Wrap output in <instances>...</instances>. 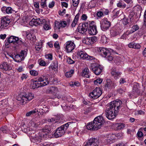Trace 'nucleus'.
<instances>
[{"label": "nucleus", "mask_w": 146, "mask_h": 146, "mask_svg": "<svg viewBox=\"0 0 146 146\" xmlns=\"http://www.w3.org/2000/svg\"><path fill=\"white\" fill-rule=\"evenodd\" d=\"M35 82L36 83H37L39 84L37 85V86L38 88L41 87L43 86L46 85L48 84V82H42V78L41 77H39L37 80H35Z\"/></svg>", "instance_id": "nucleus-21"}, {"label": "nucleus", "mask_w": 146, "mask_h": 146, "mask_svg": "<svg viewBox=\"0 0 146 146\" xmlns=\"http://www.w3.org/2000/svg\"><path fill=\"white\" fill-rule=\"evenodd\" d=\"M87 18V16L85 14H83L81 17V19L85 21L86 20Z\"/></svg>", "instance_id": "nucleus-62"}, {"label": "nucleus", "mask_w": 146, "mask_h": 146, "mask_svg": "<svg viewBox=\"0 0 146 146\" xmlns=\"http://www.w3.org/2000/svg\"><path fill=\"white\" fill-rule=\"evenodd\" d=\"M74 70L72 69L70 71H68L66 72L65 74V76L68 78L70 77L74 73Z\"/></svg>", "instance_id": "nucleus-37"}, {"label": "nucleus", "mask_w": 146, "mask_h": 146, "mask_svg": "<svg viewBox=\"0 0 146 146\" xmlns=\"http://www.w3.org/2000/svg\"><path fill=\"white\" fill-rule=\"evenodd\" d=\"M100 27L102 30L105 31L108 29L111 26V22L106 18L102 19L100 23Z\"/></svg>", "instance_id": "nucleus-8"}, {"label": "nucleus", "mask_w": 146, "mask_h": 146, "mask_svg": "<svg viewBox=\"0 0 146 146\" xmlns=\"http://www.w3.org/2000/svg\"><path fill=\"white\" fill-rule=\"evenodd\" d=\"M91 68L92 71L96 75L100 74L102 70L100 65H93Z\"/></svg>", "instance_id": "nucleus-16"}, {"label": "nucleus", "mask_w": 146, "mask_h": 146, "mask_svg": "<svg viewBox=\"0 0 146 146\" xmlns=\"http://www.w3.org/2000/svg\"><path fill=\"white\" fill-rule=\"evenodd\" d=\"M89 70L88 68H86L83 70L81 73V75L87 78H89V75L88 74Z\"/></svg>", "instance_id": "nucleus-27"}, {"label": "nucleus", "mask_w": 146, "mask_h": 146, "mask_svg": "<svg viewBox=\"0 0 146 146\" xmlns=\"http://www.w3.org/2000/svg\"><path fill=\"white\" fill-rule=\"evenodd\" d=\"M87 129L90 130H97L98 129L95 126V125L94 124V122H91L87 124L86 126Z\"/></svg>", "instance_id": "nucleus-24"}, {"label": "nucleus", "mask_w": 146, "mask_h": 146, "mask_svg": "<svg viewBox=\"0 0 146 146\" xmlns=\"http://www.w3.org/2000/svg\"><path fill=\"white\" fill-rule=\"evenodd\" d=\"M34 97V95L31 93H28L26 94L25 96H23L21 98L22 100H23L22 104H24V102H25V103H26V102H25V101L26 102H29L32 100Z\"/></svg>", "instance_id": "nucleus-15"}, {"label": "nucleus", "mask_w": 146, "mask_h": 146, "mask_svg": "<svg viewBox=\"0 0 146 146\" xmlns=\"http://www.w3.org/2000/svg\"><path fill=\"white\" fill-rule=\"evenodd\" d=\"M94 124L95 125L98 129L100 128L103 124L104 122L103 117L100 115L95 118L93 121Z\"/></svg>", "instance_id": "nucleus-9"}, {"label": "nucleus", "mask_w": 146, "mask_h": 146, "mask_svg": "<svg viewBox=\"0 0 146 146\" xmlns=\"http://www.w3.org/2000/svg\"><path fill=\"white\" fill-rule=\"evenodd\" d=\"M113 139L111 135H107L106 137L105 140L107 143H111L112 142V140Z\"/></svg>", "instance_id": "nucleus-33"}, {"label": "nucleus", "mask_w": 146, "mask_h": 146, "mask_svg": "<svg viewBox=\"0 0 146 146\" xmlns=\"http://www.w3.org/2000/svg\"><path fill=\"white\" fill-rule=\"evenodd\" d=\"M89 33L90 35H95L97 32L96 26L94 21H89V25L88 29Z\"/></svg>", "instance_id": "nucleus-6"}, {"label": "nucleus", "mask_w": 146, "mask_h": 146, "mask_svg": "<svg viewBox=\"0 0 146 146\" xmlns=\"http://www.w3.org/2000/svg\"><path fill=\"white\" fill-rule=\"evenodd\" d=\"M8 129L7 126H4L0 129V132L1 131L4 133H7L8 132Z\"/></svg>", "instance_id": "nucleus-41"}, {"label": "nucleus", "mask_w": 146, "mask_h": 146, "mask_svg": "<svg viewBox=\"0 0 146 146\" xmlns=\"http://www.w3.org/2000/svg\"><path fill=\"white\" fill-rule=\"evenodd\" d=\"M139 29V26L137 25H136L133 26L131 31L132 33H133L134 32L138 30Z\"/></svg>", "instance_id": "nucleus-42"}, {"label": "nucleus", "mask_w": 146, "mask_h": 146, "mask_svg": "<svg viewBox=\"0 0 146 146\" xmlns=\"http://www.w3.org/2000/svg\"><path fill=\"white\" fill-rule=\"evenodd\" d=\"M126 90L125 88H120L118 89V92L120 94H122L125 92Z\"/></svg>", "instance_id": "nucleus-59"}, {"label": "nucleus", "mask_w": 146, "mask_h": 146, "mask_svg": "<svg viewBox=\"0 0 146 146\" xmlns=\"http://www.w3.org/2000/svg\"><path fill=\"white\" fill-rule=\"evenodd\" d=\"M137 135L140 137H141L143 136V133L141 131H138L137 134Z\"/></svg>", "instance_id": "nucleus-64"}, {"label": "nucleus", "mask_w": 146, "mask_h": 146, "mask_svg": "<svg viewBox=\"0 0 146 146\" xmlns=\"http://www.w3.org/2000/svg\"><path fill=\"white\" fill-rule=\"evenodd\" d=\"M44 25L43 28L45 30H48L51 28L49 23L48 21H46L45 19V22L41 24V25Z\"/></svg>", "instance_id": "nucleus-30"}, {"label": "nucleus", "mask_w": 146, "mask_h": 146, "mask_svg": "<svg viewBox=\"0 0 146 146\" xmlns=\"http://www.w3.org/2000/svg\"><path fill=\"white\" fill-rule=\"evenodd\" d=\"M139 86L138 83H135L133 86V88L132 92V94L136 96L138 95H139L140 93L139 89Z\"/></svg>", "instance_id": "nucleus-14"}, {"label": "nucleus", "mask_w": 146, "mask_h": 146, "mask_svg": "<svg viewBox=\"0 0 146 146\" xmlns=\"http://www.w3.org/2000/svg\"><path fill=\"white\" fill-rule=\"evenodd\" d=\"M121 104V101L119 100L110 102L106 110L105 114L107 118L110 120L114 118Z\"/></svg>", "instance_id": "nucleus-1"}, {"label": "nucleus", "mask_w": 146, "mask_h": 146, "mask_svg": "<svg viewBox=\"0 0 146 146\" xmlns=\"http://www.w3.org/2000/svg\"><path fill=\"white\" fill-rule=\"evenodd\" d=\"M40 77L42 78V82H48V84H49V82L48 80L47 76L46 75L45 76H43Z\"/></svg>", "instance_id": "nucleus-51"}, {"label": "nucleus", "mask_w": 146, "mask_h": 146, "mask_svg": "<svg viewBox=\"0 0 146 146\" xmlns=\"http://www.w3.org/2000/svg\"><path fill=\"white\" fill-rule=\"evenodd\" d=\"M113 16L116 17L117 16L119 13V11L116 9H114L113 11Z\"/></svg>", "instance_id": "nucleus-49"}, {"label": "nucleus", "mask_w": 146, "mask_h": 146, "mask_svg": "<svg viewBox=\"0 0 146 146\" xmlns=\"http://www.w3.org/2000/svg\"><path fill=\"white\" fill-rule=\"evenodd\" d=\"M66 62L69 64H72L75 63V61L71 59L70 57H68L67 58Z\"/></svg>", "instance_id": "nucleus-46"}, {"label": "nucleus", "mask_w": 146, "mask_h": 146, "mask_svg": "<svg viewBox=\"0 0 146 146\" xmlns=\"http://www.w3.org/2000/svg\"><path fill=\"white\" fill-rule=\"evenodd\" d=\"M48 133L47 132H42V133L41 134L40 136L44 139H46L48 137Z\"/></svg>", "instance_id": "nucleus-44"}, {"label": "nucleus", "mask_w": 146, "mask_h": 146, "mask_svg": "<svg viewBox=\"0 0 146 146\" xmlns=\"http://www.w3.org/2000/svg\"><path fill=\"white\" fill-rule=\"evenodd\" d=\"M27 54V50H21L19 54L21 56V57L23 58V59L24 60L25 57L26 56Z\"/></svg>", "instance_id": "nucleus-39"}, {"label": "nucleus", "mask_w": 146, "mask_h": 146, "mask_svg": "<svg viewBox=\"0 0 146 146\" xmlns=\"http://www.w3.org/2000/svg\"><path fill=\"white\" fill-rule=\"evenodd\" d=\"M54 23L55 27L58 29H60V27H61L60 21H56Z\"/></svg>", "instance_id": "nucleus-47"}, {"label": "nucleus", "mask_w": 146, "mask_h": 146, "mask_svg": "<svg viewBox=\"0 0 146 146\" xmlns=\"http://www.w3.org/2000/svg\"><path fill=\"white\" fill-rule=\"evenodd\" d=\"M1 11L3 13L7 14L14 13L15 12V11L10 7H7L4 6L2 8Z\"/></svg>", "instance_id": "nucleus-20"}, {"label": "nucleus", "mask_w": 146, "mask_h": 146, "mask_svg": "<svg viewBox=\"0 0 146 146\" xmlns=\"http://www.w3.org/2000/svg\"><path fill=\"white\" fill-rule=\"evenodd\" d=\"M78 57L81 59L86 60L88 57V54L85 52L82 51H80L78 52L77 53Z\"/></svg>", "instance_id": "nucleus-22"}, {"label": "nucleus", "mask_w": 146, "mask_h": 146, "mask_svg": "<svg viewBox=\"0 0 146 146\" xmlns=\"http://www.w3.org/2000/svg\"><path fill=\"white\" fill-rule=\"evenodd\" d=\"M38 84L36 83L35 82V80H31V84L30 86V88L33 89H35L36 88H38L37 85H38Z\"/></svg>", "instance_id": "nucleus-34"}, {"label": "nucleus", "mask_w": 146, "mask_h": 146, "mask_svg": "<svg viewBox=\"0 0 146 146\" xmlns=\"http://www.w3.org/2000/svg\"><path fill=\"white\" fill-rule=\"evenodd\" d=\"M46 0H41L40 6L42 8H44L46 6Z\"/></svg>", "instance_id": "nucleus-50"}, {"label": "nucleus", "mask_w": 146, "mask_h": 146, "mask_svg": "<svg viewBox=\"0 0 146 146\" xmlns=\"http://www.w3.org/2000/svg\"><path fill=\"white\" fill-rule=\"evenodd\" d=\"M35 110H32L29 112H27L26 114V116H30L31 115L35 113L36 112V109H35Z\"/></svg>", "instance_id": "nucleus-45"}, {"label": "nucleus", "mask_w": 146, "mask_h": 146, "mask_svg": "<svg viewBox=\"0 0 146 146\" xmlns=\"http://www.w3.org/2000/svg\"><path fill=\"white\" fill-rule=\"evenodd\" d=\"M12 58L15 62H20L24 60L19 54L15 55V56H13Z\"/></svg>", "instance_id": "nucleus-31"}, {"label": "nucleus", "mask_w": 146, "mask_h": 146, "mask_svg": "<svg viewBox=\"0 0 146 146\" xmlns=\"http://www.w3.org/2000/svg\"><path fill=\"white\" fill-rule=\"evenodd\" d=\"M42 47L41 44L39 43H37L36 45L35 48L36 50L38 51Z\"/></svg>", "instance_id": "nucleus-55"}, {"label": "nucleus", "mask_w": 146, "mask_h": 146, "mask_svg": "<svg viewBox=\"0 0 146 146\" xmlns=\"http://www.w3.org/2000/svg\"><path fill=\"white\" fill-rule=\"evenodd\" d=\"M45 22V19H40L33 18L29 23V25L31 26L35 25L37 26L38 25H41L42 23Z\"/></svg>", "instance_id": "nucleus-13"}, {"label": "nucleus", "mask_w": 146, "mask_h": 146, "mask_svg": "<svg viewBox=\"0 0 146 146\" xmlns=\"http://www.w3.org/2000/svg\"><path fill=\"white\" fill-rule=\"evenodd\" d=\"M89 25V21L84 23H80L79 24L76 31L80 33L83 34L87 30H88Z\"/></svg>", "instance_id": "nucleus-5"}, {"label": "nucleus", "mask_w": 146, "mask_h": 146, "mask_svg": "<svg viewBox=\"0 0 146 146\" xmlns=\"http://www.w3.org/2000/svg\"><path fill=\"white\" fill-rule=\"evenodd\" d=\"M97 40V38L95 36L91 38L87 37L83 40V42L87 45H90L95 42Z\"/></svg>", "instance_id": "nucleus-18"}, {"label": "nucleus", "mask_w": 146, "mask_h": 146, "mask_svg": "<svg viewBox=\"0 0 146 146\" xmlns=\"http://www.w3.org/2000/svg\"><path fill=\"white\" fill-rule=\"evenodd\" d=\"M35 123L34 121H31L29 123V125L33 127H35L36 126L35 125Z\"/></svg>", "instance_id": "nucleus-61"}, {"label": "nucleus", "mask_w": 146, "mask_h": 146, "mask_svg": "<svg viewBox=\"0 0 146 146\" xmlns=\"http://www.w3.org/2000/svg\"><path fill=\"white\" fill-rule=\"evenodd\" d=\"M17 40H18V37L14 36H11L7 39V42L9 43H16Z\"/></svg>", "instance_id": "nucleus-26"}, {"label": "nucleus", "mask_w": 146, "mask_h": 146, "mask_svg": "<svg viewBox=\"0 0 146 146\" xmlns=\"http://www.w3.org/2000/svg\"><path fill=\"white\" fill-rule=\"evenodd\" d=\"M128 46L130 48L135 49H139L141 47V46L138 43H137L134 42H132L128 44Z\"/></svg>", "instance_id": "nucleus-23"}, {"label": "nucleus", "mask_w": 146, "mask_h": 146, "mask_svg": "<svg viewBox=\"0 0 146 146\" xmlns=\"http://www.w3.org/2000/svg\"><path fill=\"white\" fill-rule=\"evenodd\" d=\"M11 19L8 17H3L1 21V24L0 25V29H4L7 27L11 22Z\"/></svg>", "instance_id": "nucleus-11"}, {"label": "nucleus", "mask_w": 146, "mask_h": 146, "mask_svg": "<svg viewBox=\"0 0 146 146\" xmlns=\"http://www.w3.org/2000/svg\"><path fill=\"white\" fill-rule=\"evenodd\" d=\"M102 92L99 87L96 88L89 95L90 98L95 99L98 98L101 95Z\"/></svg>", "instance_id": "nucleus-7"}, {"label": "nucleus", "mask_w": 146, "mask_h": 146, "mask_svg": "<svg viewBox=\"0 0 146 146\" xmlns=\"http://www.w3.org/2000/svg\"><path fill=\"white\" fill-rule=\"evenodd\" d=\"M72 0V5L74 7H77L78 6L79 2V1Z\"/></svg>", "instance_id": "nucleus-53"}, {"label": "nucleus", "mask_w": 146, "mask_h": 146, "mask_svg": "<svg viewBox=\"0 0 146 146\" xmlns=\"http://www.w3.org/2000/svg\"><path fill=\"white\" fill-rule=\"evenodd\" d=\"M134 14V12L132 11L129 13V17L131 21H133V17Z\"/></svg>", "instance_id": "nucleus-52"}, {"label": "nucleus", "mask_w": 146, "mask_h": 146, "mask_svg": "<svg viewBox=\"0 0 146 146\" xmlns=\"http://www.w3.org/2000/svg\"><path fill=\"white\" fill-rule=\"evenodd\" d=\"M43 108H38L37 109V111H39L40 114L43 115L46 113V112H48V110H47L46 107L45 108L43 107Z\"/></svg>", "instance_id": "nucleus-32"}, {"label": "nucleus", "mask_w": 146, "mask_h": 146, "mask_svg": "<svg viewBox=\"0 0 146 146\" xmlns=\"http://www.w3.org/2000/svg\"><path fill=\"white\" fill-rule=\"evenodd\" d=\"M53 128L51 125H46L43 128L42 132H47L48 133H50L52 131Z\"/></svg>", "instance_id": "nucleus-25"}, {"label": "nucleus", "mask_w": 146, "mask_h": 146, "mask_svg": "<svg viewBox=\"0 0 146 146\" xmlns=\"http://www.w3.org/2000/svg\"><path fill=\"white\" fill-rule=\"evenodd\" d=\"M54 47L57 49H59V43L58 42H55V43L54 44Z\"/></svg>", "instance_id": "nucleus-63"}, {"label": "nucleus", "mask_w": 146, "mask_h": 146, "mask_svg": "<svg viewBox=\"0 0 146 146\" xmlns=\"http://www.w3.org/2000/svg\"><path fill=\"white\" fill-rule=\"evenodd\" d=\"M111 74L114 78L115 80H117L120 77L121 73L117 71L115 68H113L111 69Z\"/></svg>", "instance_id": "nucleus-17"}, {"label": "nucleus", "mask_w": 146, "mask_h": 146, "mask_svg": "<svg viewBox=\"0 0 146 146\" xmlns=\"http://www.w3.org/2000/svg\"><path fill=\"white\" fill-rule=\"evenodd\" d=\"M99 144V141L97 139L91 138L85 144L84 146H98Z\"/></svg>", "instance_id": "nucleus-12"}, {"label": "nucleus", "mask_w": 146, "mask_h": 146, "mask_svg": "<svg viewBox=\"0 0 146 146\" xmlns=\"http://www.w3.org/2000/svg\"><path fill=\"white\" fill-rule=\"evenodd\" d=\"M61 26L62 27H65L67 25V23L66 21H60Z\"/></svg>", "instance_id": "nucleus-58"}, {"label": "nucleus", "mask_w": 146, "mask_h": 146, "mask_svg": "<svg viewBox=\"0 0 146 146\" xmlns=\"http://www.w3.org/2000/svg\"><path fill=\"white\" fill-rule=\"evenodd\" d=\"M69 123L70 124L71 122L67 123L58 127L54 133V137L56 138H58L63 135L65 133V131L68 127Z\"/></svg>", "instance_id": "nucleus-3"}, {"label": "nucleus", "mask_w": 146, "mask_h": 146, "mask_svg": "<svg viewBox=\"0 0 146 146\" xmlns=\"http://www.w3.org/2000/svg\"><path fill=\"white\" fill-rule=\"evenodd\" d=\"M97 15L98 17L100 18L104 15L103 13L101 11L98 12L97 13Z\"/></svg>", "instance_id": "nucleus-60"}, {"label": "nucleus", "mask_w": 146, "mask_h": 146, "mask_svg": "<svg viewBox=\"0 0 146 146\" xmlns=\"http://www.w3.org/2000/svg\"><path fill=\"white\" fill-rule=\"evenodd\" d=\"M117 6L118 7L124 9L126 7V5L123 1H120L117 4Z\"/></svg>", "instance_id": "nucleus-35"}, {"label": "nucleus", "mask_w": 146, "mask_h": 146, "mask_svg": "<svg viewBox=\"0 0 146 146\" xmlns=\"http://www.w3.org/2000/svg\"><path fill=\"white\" fill-rule=\"evenodd\" d=\"M93 110V108L92 107H89L84 110L83 113L85 114H87L91 112Z\"/></svg>", "instance_id": "nucleus-40"}, {"label": "nucleus", "mask_w": 146, "mask_h": 146, "mask_svg": "<svg viewBox=\"0 0 146 146\" xmlns=\"http://www.w3.org/2000/svg\"><path fill=\"white\" fill-rule=\"evenodd\" d=\"M46 58L50 60H51L52 59V55L51 54H49L45 55Z\"/></svg>", "instance_id": "nucleus-54"}, {"label": "nucleus", "mask_w": 146, "mask_h": 146, "mask_svg": "<svg viewBox=\"0 0 146 146\" xmlns=\"http://www.w3.org/2000/svg\"><path fill=\"white\" fill-rule=\"evenodd\" d=\"M125 127V124L123 123H117L115 125V127L117 130H120L122 129Z\"/></svg>", "instance_id": "nucleus-28"}, {"label": "nucleus", "mask_w": 146, "mask_h": 146, "mask_svg": "<svg viewBox=\"0 0 146 146\" xmlns=\"http://www.w3.org/2000/svg\"><path fill=\"white\" fill-rule=\"evenodd\" d=\"M58 91V89L56 87L52 86L47 89V92L49 93H56Z\"/></svg>", "instance_id": "nucleus-29"}, {"label": "nucleus", "mask_w": 146, "mask_h": 146, "mask_svg": "<svg viewBox=\"0 0 146 146\" xmlns=\"http://www.w3.org/2000/svg\"><path fill=\"white\" fill-rule=\"evenodd\" d=\"M75 44L71 41H67L64 45V47L67 53H70L75 48Z\"/></svg>", "instance_id": "nucleus-4"}, {"label": "nucleus", "mask_w": 146, "mask_h": 146, "mask_svg": "<svg viewBox=\"0 0 146 146\" xmlns=\"http://www.w3.org/2000/svg\"><path fill=\"white\" fill-rule=\"evenodd\" d=\"M116 86V83L110 79H108L104 85L105 89L107 90H111Z\"/></svg>", "instance_id": "nucleus-10"}, {"label": "nucleus", "mask_w": 146, "mask_h": 146, "mask_svg": "<svg viewBox=\"0 0 146 146\" xmlns=\"http://www.w3.org/2000/svg\"><path fill=\"white\" fill-rule=\"evenodd\" d=\"M30 73L31 75L34 76H36L38 74V72L35 70H31Z\"/></svg>", "instance_id": "nucleus-48"}, {"label": "nucleus", "mask_w": 146, "mask_h": 146, "mask_svg": "<svg viewBox=\"0 0 146 146\" xmlns=\"http://www.w3.org/2000/svg\"><path fill=\"white\" fill-rule=\"evenodd\" d=\"M16 43L18 45L21 46H25V41L24 40H22L21 38H18V40H17Z\"/></svg>", "instance_id": "nucleus-38"}, {"label": "nucleus", "mask_w": 146, "mask_h": 146, "mask_svg": "<svg viewBox=\"0 0 146 146\" xmlns=\"http://www.w3.org/2000/svg\"><path fill=\"white\" fill-rule=\"evenodd\" d=\"M119 33V32L117 30L113 29L110 31V34L111 36H115L117 35Z\"/></svg>", "instance_id": "nucleus-36"}, {"label": "nucleus", "mask_w": 146, "mask_h": 146, "mask_svg": "<svg viewBox=\"0 0 146 146\" xmlns=\"http://www.w3.org/2000/svg\"><path fill=\"white\" fill-rule=\"evenodd\" d=\"M103 81L102 79L100 78H98L94 81V83L95 84L98 85L102 83Z\"/></svg>", "instance_id": "nucleus-43"}, {"label": "nucleus", "mask_w": 146, "mask_h": 146, "mask_svg": "<svg viewBox=\"0 0 146 146\" xmlns=\"http://www.w3.org/2000/svg\"><path fill=\"white\" fill-rule=\"evenodd\" d=\"M123 23V24L125 25H127L129 23V22L128 21V20L126 18H124L122 20Z\"/></svg>", "instance_id": "nucleus-56"}, {"label": "nucleus", "mask_w": 146, "mask_h": 146, "mask_svg": "<svg viewBox=\"0 0 146 146\" xmlns=\"http://www.w3.org/2000/svg\"><path fill=\"white\" fill-rule=\"evenodd\" d=\"M0 68L3 71H9L12 68L11 65L7 62H4L0 65Z\"/></svg>", "instance_id": "nucleus-19"}, {"label": "nucleus", "mask_w": 146, "mask_h": 146, "mask_svg": "<svg viewBox=\"0 0 146 146\" xmlns=\"http://www.w3.org/2000/svg\"><path fill=\"white\" fill-rule=\"evenodd\" d=\"M97 51L100 52V54L103 57L106 58L109 61H111L113 58L111 55L110 52L109 50L104 47L97 48Z\"/></svg>", "instance_id": "nucleus-2"}, {"label": "nucleus", "mask_w": 146, "mask_h": 146, "mask_svg": "<svg viewBox=\"0 0 146 146\" xmlns=\"http://www.w3.org/2000/svg\"><path fill=\"white\" fill-rule=\"evenodd\" d=\"M133 33L130 30H127L124 33V34L125 35V36L127 37V36Z\"/></svg>", "instance_id": "nucleus-57"}]
</instances>
